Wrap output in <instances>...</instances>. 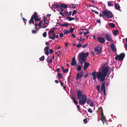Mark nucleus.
I'll return each instance as SVG.
<instances>
[{
	"instance_id": "0e129e2a",
	"label": "nucleus",
	"mask_w": 127,
	"mask_h": 127,
	"mask_svg": "<svg viewBox=\"0 0 127 127\" xmlns=\"http://www.w3.org/2000/svg\"><path fill=\"white\" fill-rule=\"evenodd\" d=\"M60 82L61 83V85L62 86H63V83L62 81H60Z\"/></svg>"
},
{
	"instance_id": "e433bc0d",
	"label": "nucleus",
	"mask_w": 127,
	"mask_h": 127,
	"mask_svg": "<svg viewBox=\"0 0 127 127\" xmlns=\"http://www.w3.org/2000/svg\"><path fill=\"white\" fill-rule=\"evenodd\" d=\"M68 68L64 69V70H63V72L64 73H66L68 72Z\"/></svg>"
},
{
	"instance_id": "58836bf2",
	"label": "nucleus",
	"mask_w": 127,
	"mask_h": 127,
	"mask_svg": "<svg viewBox=\"0 0 127 127\" xmlns=\"http://www.w3.org/2000/svg\"><path fill=\"white\" fill-rule=\"evenodd\" d=\"M43 37H46L47 36V33L46 32H44L43 33Z\"/></svg>"
},
{
	"instance_id": "6ab92c4d",
	"label": "nucleus",
	"mask_w": 127,
	"mask_h": 127,
	"mask_svg": "<svg viewBox=\"0 0 127 127\" xmlns=\"http://www.w3.org/2000/svg\"><path fill=\"white\" fill-rule=\"evenodd\" d=\"M115 7L117 9H119L120 7L118 3H115Z\"/></svg>"
},
{
	"instance_id": "c9c22d12",
	"label": "nucleus",
	"mask_w": 127,
	"mask_h": 127,
	"mask_svg": "<svg viewBox=\"0 0 127 127\" xmlns=\"http://www.w3.org/2000/svg\"><path fill=\"white\" fill-rule=\"evenodd\" d=\"M108 5L109 6H113V3L111 2V1H110L108 3Z\"/></svg>"
},
{
	"instance_id": "5fc2aeb1",
	"label": "nucleus",
	"mask_w": 127,
	"mask_h": 127,
	"mask_svg": "<svg viewBox=\"0 0 127 127\" xmlns=\"http://www.w3.org/2000/svg\"><path fill=\"white\" fill-rule=\"evenodd\" d=\"M94 105V104L93 103L92 101L90 103V106L91 107H93V106Z\"/></svg>"
},
{
	"instance_id": "09e8293b",
	"label": "nucleus",
	"mask_w": 127,
	"mask_h": 127,
	"mask_svg": "<svg viewBox=\"0 0 127 127\" xmlns=\"http://www.w3.org/2000/svg\"><path fill=\"white\" fill-rule=\"evenodd\" d=\"M44 22L45 23L47 21V19L46 17L45 16L43 17Z\"/></svg>"
},
{
	"instance_id": "4be33fe9",
	"label": "nucleus",
	"mask_w": 127,
	"mask_h": 127,
	"mask_svg": "<svg viewBox=\"0 0 127 127\" xmlns=\"http://www.w3.org/2000/svg\"><path fill=\"white\" fill-rule=\"evenodd\" d=\"M71 64L72 65V66H75L77 64V61H72V63H71Z\"/></svg>"
},
{
	"instance_id": "2eb2a0df",
	"label": "nucleus",
	"mask_w": 127,
	"mask_h": 127,
	"mask_svg": "<svg viewBox=\"0 0 127 127\" xmlns=\"http://www.w3.org/2000/svg\"><path fill=\"white\" fill-rule=\"evenodd\" d=\"M112 51L114 52H116V48L115 45L113 44H112L110 45Z\"/></svg>"
},
{
	"instance_id": "774afa93",
	"label": "nucleus",
	"mask_w": 127,
	"mask_h": 127,
	"mask_svg": "<svg viewBox=\"0 0 127 127\" xmlns=\"http://www.w3.org/2000/svg\"><path fill=\"white\" fill-rule=\"evenodd\" d=\"M55 48H56L57 49H58L61 48V46H59L56 47H55Z\"/></svg>"
},
{
	"instance_id": "603ef678",
	"label": "nucleus",
	"mask_w": 127,
	"mask_h": 127,
	"mask_svg": "<svg viewBox=\"0 0 127 127\" xmlns=\"http://www.w3.org/2000/svg\"><path fill=\"white\" fill-rule=\"evenodd\" d=\"M64 14L67 15H68V12L67 11H65L64 12Z\"/></svg>"
},
{
	"instance_id": "9b49d317",
	"label": "nucleus",
	"mask_w": 127,
	"mask_h": 127,
	"mask_svg": "<svg viewBox=\"0 0 127 127\" xmlns=\"http://www.w3.org/2000/svg\"><path fill=\"white\" fill-rule=\"evenodd\" d=\"M118 56L119 57L118 60L119 61H122L123 60L124 58L125 57V54L124 53H123L120 54L119 55H118Z\"/></svg>"
},
{
	"instance_id": "dca6fc26",
	"label": "nucleus",
	"mask_w": 127,
	"mask_h": 127,
	"mask_svg": "<svg viewBox=\"0 0 127 127\" xmlns=\"http://www.w3.org/2000/svg\"><path fill=\"white\" fill-rule=\"evenodd\" d=\"M89 64L87 62H85L84 66V69L85 70H86V69L88 68L89 66Z\"/></svg>"
},
{
	"instance_id": "5701e85b",
	"label": "nucleus",
	"mask_w": 127,
	"mask_h": 127,
	"mask_svg": "<svg viewBox=\"0 0 127 127\" xmlns=\"http://www.w3.org/2000/svg\"><path fill=\"white\" fill-rule=\"evenodd\" d=\"M71 99H73V102L75 105H76L78 103V102L77 101L74 97H72Z\"/></svg>"
},
{
	"instance_id": "f257e3e1",
	"label": "nucleus",
	"mask_w": 127,
	"mask_h": 127,
	"mask_svg": "<svg viewBox=\"0 0 127 127\" xmlns=\"http://www.w3.org/2000/svg\"><path fill=\"white\" fill-rule=\"evenodd\" d=\"M33 19H34L35 22L39 21L40 20V19L38 18L37 13L36 12H35L32 16L31 19L29 22V23L30 24H31L32 23L33 25L35 26V28L36 29H37V27L38 26L41 28V24L43 22L42 21H41L38 24H37L36 23L35 24L34 23Z\"/></svg>"
},
{
	"instance_id": "c03bdc74",
	"label": "nucleus",
	"mask_w": 127,
	"mask_h": 127,
	"mask_svg": "<svg viewBox=\"0 0 127 127\" xmlns=\"http://www.w3.org/2000/svg\"><path fill=\"white\" fill-rule=\"evenodd\" d=\"M81 47H82V45L80 44H77L76 46V47L78 48H79Z\"/></svg>"
},
{
	"instance_id": "052dcab7",
	"label": "nucleus",
	"mask_w": 127,
	"mask_h": 127,
	"mask_svg": "<svg viewBox=\"0 0 127 127\" xmlns=\"http://www.w3.org/2000/svg\"><path fill=\"white\" fill-rule=\"evenodd\" d=\"M63 35V34L62 33H61L60 34V36L61 37H62Z\"/></svg>"
},
{
	"instance_id": "8fccbe9b",
	"label": "nucleus",
	"mask_w": 127,
	"mask_h": 127,
	"mask_svg": "<svg viewBox=\"0 0 127 127\" xmlns=\"http://www.w3.org/2000/svg\"><path fill=\"white\" fill-rule=\"evenodd\" d=\"M78 60H79V61L80 62V63H81V65H82L83 64V63L82 62H83V61H82L80 60V59H78Z\"/></svg>"
},
{
	"instance_id": "6e6552de",
	"label": "nucleus",
	"mask_w": 127,
	"mask_h": 127,
	"mask_svg": "<svg viewBox=\"0 0 127 127\" xmlns=\"http://www.w3.org/2000/svg\"><path fill=\"white\" fill-rule=\"evenodd\" d=\"M109 68L108 67H106L102 70L101 72L106 76L109 71Z\"/></svg>"
},
{
	"instance_id": "a211bd4d",
	"label": "nucleus",
	"mask_w": 127,
	"mask_h": 127,
	"mask_svg": "<svg viewBox=\"0 0 127 127\" xmlns=\"http://www.w3.org/2000/svg\"><path fill=\"white\" fill-rule=\"evenodd\" d=\"M68 5L67 4L62 3L60 5V6L62 8H66L67 7Z\"/></svg>"
},
{
	"instance_id": "864d4df0",
	"label": "nucleus",
	"mask_w": 127,
	"mask_h": 127,
	"mask_svg": "<svg viewBox=\"0 0 127 127\" xmlns=\"http://www.w3.org/2000/svg\"><path fill=\"white\" fill-rule=\"evenodd\" d=\"M53 51V50L52 49H50L49 50V53L50 54H52Z\"/></svg>"
},
{
	"instance_id": "393cba45",
	"label": "nucleus",
	"mask_w": 127,
	"mask_h": 127,
	"mask_svg": "<svg viewBox=\"0 0 127 127\" xmlns=\"http://www.w3.org/2000/svg\"><path fill=\"white\" fill-rule=\"evenodd\" d=\"M109 25L110 27L112 28H114L115 27V24L113 23H110Z\"/></svg>"
},
{
	"instance_id": "7c9ffc66",
	"label": "nucleus",
	"mask_w": 127,
	"mask_h": 127,
	"mask_svg": "<svg viewBox=\"0 0 127 127\" xmlns=\"http://www.w3.org/2000/svg\"><path fill=\"white\" fill-rule=\"evenodd\" d=\"M82 67L80 65H79L77 68V69L78 71H80L81 70Z\"/></svg>"
},
{
	"instance_id": "ddd939ff",
	"label": "nucleus",
	"mask_w": 127,
	"mask_h": 127,
	"mask_svg": "<svg viewBox=\"0 0 127 127\" xmlns=\"http://www.w3.org/2000/svg\"><path fill=\"white\" fill-rule=\"evenodd\" d=\"M105 82H103L101 84V91H103L105 90Z\"/></svg>"
},
{
	"instance_id": "37998d69",
	"label": "nucleus",
	"mask_w": 127,
	"mask_h": 127,
	"mask_svg": "<svg viewBox=\"0 0 127 127\" xmlns=\"http://www.w3.org/2000/svg\"><path fill=\"white\" fill-rule=\"evenodd\" d=\"M49 49V47L48 46H47L45 47V48L44 49V50H48Z\"/></svg>"
},
{
	"instance_id": "f03ea898",
	"label": "nucleus",
	"mask_w": 127,
	"mask_h": 127,
	"mask_svg": "<svg viewBox=\"0 0 127 127\" xmlns=\"http://www.w3.org/2000/svg\"><path fill=\"white\" fill-rule=\"evenodd\" d=\"M77 99L79 100V103L81 104L84 105L87 102V96L85 94H82V91L79 90L77 92Z\"/></svg>"
},
{
	"instance_id": "bb28decb",
	"label": "nucleus",
	"mask_w": 127,
	"mask_h": 127,
	"mask_svg": "<svg viewBox=\"0 0 127 127\" xmlns=\"http://www.w3.org/2000/svg\"><path fill=\"white\" fill-rule=\"evenodd\" d=\"M45 57L44 56H42L41 58H39V60L40 61H43L44 60Z\"/></svg>"
},
{
	"instance_id": "6e6d98bb",
	"label": "nucleus",
	"mask_w": 127,
	"mask_h": 127,
	"mask_svg": "<svg viewBox=\"0 0 127 127\" xmlns=\"http://www.w3.org/2000/svg\"><path fill=\"white\" fill-rule=\"evenodd\" d=\"M37 32V31H35L34 30H32V32L33 33H34V34L36 33Z\"/></svg>"
},
{
	"instance_id": "e2e57ef3",
	"label": "nucleus",
	"mask_w": 127,
	"mask_h": 127,
	"mask_svg": "<svg viewBox=\"0 0 127 127\" xmlns=\"http://www.w3.org/2000/svg\"><path fill=\"white\" fill-rule=\"evenodd\" d=\"M76 7V5L73 4L72 8L73 9H74Z\"/></svg>"
},
{
	"instance_id": "aec40b11",
	"label": "nucleus",
	"mask_w": 127,
	"mask_h": 127,
	"mask_svg": "<svg viewBox=\"0 0 127 127\" xmlns=\"http://www.w3.org/2000/svg\"><path fill=\"white\" fill-rule=\"evenodd\" d=\"M49 35V39H51L53 40H54L55 39V32L53 34V37L51 36L50 35Z\"/></svg>"
},
{
	"instance_id": "4468645a",
	"label": "nucleus",
	"mask_w": 127,
	"mask_h": 127,
	"mask_svg": "<svg viewBox=\"0 0 127 127\" xmlns=\"http://www.w3.org/2000/svg\"><path fill=\"white\" fill-rule=\"evenodd\" d=\"M97 72L96 71H93L92 73V75L93 76V78L94 80H95L96 78V76Z\"/></svg>"
},
{
	"instance_id": "72a5a7b5",
	"label": "nucleus",
	"mask_w": 127,
	"mask_h": 127,
	"mask_svg": "<svg viewBox=\"0 0 127 127\" xmlns=\"http://www.w3.org/2000/svg\"><path fill=\"white\" fill-rule=\"evenodd\" d=\"M77 12V11L76 10H74L72 14V16H73L74 14H75Z\"/></svg>"
},
{
	"instance_id": "ea45409f",
	"label": "nucleus",
	"mask_w": 127,
	"mask_h": 127,
	"mask_svg": "<svg viewBox=\"0 0 127 127\" xmlns=\"http://www.w3.org/2000/svg\"><path fill=\"white\" fill-rule=\"evenodd\" d=\"M91 11L92 12H94V13H95L96 14H98V13L97 11L94 10H93V9H91Z\"/></svg>"
},
{
	"instance_id": "1a4fd4ad",
	"label": "nucleus",
	"mask_w": 127,
	"mask_h": 127,
	"mask_svg": "<svg viewBox=\"0 0 127 127\" xmlns=\"http://www.w3.org/2000/svg\"><path fill=\"white\" fill-rule=\"evenodd\" d=\"M97 40L99 43H103L105 41V40L104 37L99 36L97 38Z\"/></svg>"
},
{
	"instance_id": "b1692460",
	"label": "nucleus",
	"mask_w": 127,
	"mask_h": 127,
	"mask_svg": "<svg viewBox=\"0 0 127 127\" xmlns=\"http://www.w3.org/2000/svg\"><path fill=\"white\" fill-rule=\"evenodd\" d=\"M57 75L58 78L61 79L63 78V77L62 76V75L60 73H58Z\"/></svg>"
},
{
	"instance_id": "a878e982",
	"label": "nucleus",
	"mask_w": 127,
	"mask_h": 127,
	"mask_svg": "<svg viewBox=\"0 0 127 127\" xmlns=\"http://www.w3.org/2000/svg\"><path fill=\"white\" fill-rule=\"evenodd\" d=\"M63 32L64 34L65 35L68 34L69 32V31L68 30H65Z\"/></svg>"
},
{
	"instance_id": "423d86ee",
	"label": "nucleus",
	"mask_w": 127,
	"mask_h": 127,
	"mask_svg": "<svg viewBox=\"0 0 127 127\" xmlns=\"http://www.w3.org/2000/svg\"><path fill=\"white\" fill-rule=\"evenodd\" d=\"M105 36V38L108 41H113L111 34L109 32H107L104 34Z\"/></svg>"
},
{
	"instance_id": "69168bd1",
	"label": "nucleus",
	"mask_w": 127,
	"mask_h": 127,
	"mask_svg": "<svg viewBox=\"0 0 127 127\" xmlns=\"http://www.w3.org/2000/svg\"><path fill=\"white\" fill-rule=\"evenodd\" d=\"M65 46L66 47H67V46H68V43H66V42H65Z\"/></svg>"
},
{
	"instance_id": "3c124183",
	"label": "nucleus",
	"mask_w": 127,
	"mask_h": 127,
	"mask_svg": "<svg viewBox=\"0 0 127 127\" xmlns=\"http://www.w3.org/2000/svg\"><path fill=\"white\" fill-rule=\"evenodd\" d=\"M88 111L90 113H92V111L91 109L89 108L88 110Z\"/></svg>"
},
{
	"instance_id": "79ce46f5",
	"label": "nucleus",
	"mask_w": 127,
	"mask_h": 127,
	"mask_svg": "<svg viewBox=\"0 0 127 127\" xmlns=\"http://www.w3.org/2000/svg\"><path fill=\"white\" fill-rule=\"evenodd\" d=\"M54 29H53L52 30H50L49 32V34H51V33H54Z\"/></svg>"
},
{
	"instance_id": "f3484780",
	"label": "nucleus",
	"mask_w": 127,
	"mask_h": 127,
	"mask_svg": "<svg viewBox=\"0 0 127 127\" xmlns=\"http://www.w3.org/2000/svg\"><path fill=\"white\" fill-rule=\"evenodd\" d=\"M54 9H58L60 8V5L59 4H53L52 5Z\"/></svg>"
},
{
	"instance_id": "0eeeda50",
	"label": "nucleus",
	"mask_w": 127,
	"mask_h": 127,
	"mask_svg": "<svg viewBox=\"0 0 127 127\" xmlns=\"http://www.w3.org/2000/svg\"><path fill=\"white\" fill-rule=\"evenodd\" d=\"M83 74V71L78 73L76 74V79L77 80L80 79L82 78Z\"/></svg>"
},
{
	"instance_id": "c756f323",
	"label": "nucleus",
	"mask_w": 127,
	"mask_h": 127,
	"mask_svg": "<svg viewBox=\"0 0 127 127\" xmlns=\"http://www.w3.org/2000/svg\"><path fill=\"white\" fill-rule=\"evenodd\" d=\"M100 85L97 86L96 88L97 89V90L99 92H100Z\"/></svg>"
},
{
	"instance_id": "2f4dec72",
	"label": "nucleus",
	"mask_w": 127,
	"mask_h": 127,
	"mask_svg": "<svg viewBox=\"0 0 127 127\" xmlns=\"http://www.w3.org/2000/svg\"><path fill=\"white\" fill-rule=\"evenodd\" d=\"M74 30V28H72V27H71L69 29V32H70L71 33H72L73 32Z\"/></svg>"
},
{
	"instance_id": "338daca9",
	"label": "nucleus",
	"mask_w": 127,
	"mask_h": 127,
	"mask_svg": "<svg viewBox=\"0 0 127 127\" xmlns=\"http://www.w3.org/2000/svg\"><path fill=\"white\" fill-rule=\"evenodd\" d=\"M52 59H50V60L48 61V62L49 63H52Z\"/></svg>"
},
{
	"instance_id": "de8ad7c7",
	"label": "nucleus",
	"mask_w": 127,
	"mask_h": 127,
	"mask_svg": "<svg viewBox=\"0 0 127 127\" xmlns=\"http://www.w3.org/2000/svg\"><path fill=\"white\" fill-rule=\"evenodd\" d=\"M91 101V99L89 98H88L87 99V104H89Z\"/></svg>"
},
{
	"instance_id": "cd10ccee",
	"label": "nucleus",
	"mask_w": 127,
	"mask_h": 127,
	"mask_svg": "<svg viewBox=\"0 0 127 127\" xmlns=\"http://www.w3.org/2000/svg\"><path fill=\"white\" fill-rule=\"evenodd\" d=\"M118 31L117 30H116L113 32V34L115 35H117L118 33Z\"/></svg>"
},
{
	"instance_id": "bf43d9fd",
	"label": "nucleus",
	"mask_w": 127,
	"mask_h": 127,
	"mask_svg": "<svg viewBox=\"0 0 127 127\" xmlns=\"http://www.w3.org/2000/svg\"><path fill=\"white\" fill-rule=\"evenodd\" d=\"M117 56H116L115 57V59L116 60H118V59H119V57L118 56V54H117Z\"/></svg>"
},
{
	"instance_id": "680f3d73",
	"label": "nucleus",
	"mask_w": 127,
	"mask_h": 127,
	"mask_svg": "<svg viewBox=\"0 0 127 127\" xmlns=\"http://www.w3.org/2000/svg\"><path fill=\"white\" fill-rule=\"evenodd\" d=\"M72 12L70 11L69 13H68V15L70 16H71L72 14Z\"/></svg>"
},
{
	"instance_id": "9d476101",
	"label": "nucleus",
	"mask_w": 127,
	"mask_h": 127,
	"mask_svg": "<svg viewBox=\"0 0 127 127\" xmlns=\"http://www.w3.org/2000/svg\"><path fill=\"white\" fill-rule=\"evenodd\" d=\"M101 120L104 125V122H106V121L108 122V121H107L106 120V119H105V116H104L103 111H102L101 112Z\"/></svg>"
},
{
	"instance_id": "f8f14e48",
	"label": "nucleus",
	"mask_w": 127,
	"mask_h": 127,
	"mask_svg": "<svg viewBox=\"0 0 127 127\" xmlns=\"http://www.w3.org/2000/svg\"><path fill=\"white\" fill-rule=\"evenodd\" d=\"M101 47H100V48L99 47H96L95 49V51L96 52L97 54H100L101 52Z\"/></svg>"
},
{
	"instance_id": "20e7f679",
	"label": "nucleus",
	"mask_w": 127,
	"mask_h": 127,
	"mask_svg": "<svg viewBox=\"0 0 127 127\" xmlns=\"http://www.w3.org/2000/svg\"><path fill=\"white\" fill-rule=\"evenodd\" d=\"M89 55L88 53H80L79 55L78 59H79L82 61L84 62L85 59Z\"/></svg>"
},
{
	"instance_id": "412c9836",
	"label": "nucleus",
	"mask_w": 127,
	"mask_h": 127,
	"mask_svg": "<svg viewBox=\"0 0 127 127\" xmlns=\"http://www.w3.org/2000/svg\"><path fill=\"white\" fill-rule=\"evenodd\" d=\"M66 19L68 20L69 21H71L72 20H74V18L73 17L72 18L70 16H69L66 18Z\"/></svg>"
},
{
	"instance_id": "7ed1b4c3",
	"label": "nucleus",
	"mask_w": 127,
	"mask_h": 127,
	"mask_svg": "<svg viewBox=\"0 0 127 127\" xmlns=\"http://www.w3.org/2000/svg\"><path fill=\"white\" fill-rule=\"evenodd\" d=\"M96 76L98 79L100 80L101 82H103L105 80L106 76L100 71L97 72Z\"/></svg>"
},
{
	"instance_id": "473e14b6",
	"label": "nucleus",
	"mask_w": 127,
	"mask_h": 127,
	"mask_svg": "<svg viewBox=\"0 0 127 127\" xmlns=\"http://www.w3.org/2000/svg\"><path fill=\"white\" fill-rule=\"evenodd\" d=\"M88 44V43H86L83 46H82V47L84 49H85V48H86Z\"/></svg>"
},
{
	"instance_id": "4c0bfd02",
	"label": "nucleus",
	"mask_w": 127,
	"mask_h": 127,
	"mask_svg": "<svg viewBox=\"0 0 127 127\" xmlns=\"http://www.w3.org/2000/svg\"><path fill=\"white\" fill-rule=\"evenodd\" d=\"M77 108L78 110V111H80V112H81V111H80V106L79 105H77Z\"/></svg>"
},
{
	"instance_id": "49530a36",
	"label": "nucleus",
	"mask_w": 127,
	"mask_h": 127,
	"mask_svg": "<svg viewBox=\"0 0 127 127\" xmlns=\"http://www.w3.org/2000/svg\"><path fill=\"white\" fill-rule=\"evenodd\" d=\"M59 8V11H61V12H62V11H63V10H64V9L62 7H60V8Z\"/></svg>"
},
{
	"instance_id": "4d7b16f0",
	"label": "nucleus",
	"mask_w": 127,
	"mask_h": 127,
	"mask_svg": "<svg viewBox=\"0 0 127 127\" xmlns=\"http://www.w3.org/2000/svg\"><path fill=\"white\" fill-rule=\"evenodd\" d=\"M90 33L88 31L86 32H84V35L85 36V35L87 34H88V33Z\"/></svg>"
},
{
	"instance_id": "c85d7f7f",
	"label": "nucleus",
	"mask_w": 127,
	"mask_h": 127,
	"mask_svg": "<svg viewBox=\"0 0 127 127\" xmlns=\"http://www.w3.org/2000/svg\"><path fill=\"white\" fill-rule=\"evenodd\" d=\"M69 25V24L67 23H66V24H62V26H64V27H67Z\"/></svg>"
},
{
	"instance_id": "a19ab883",
	"label": "nucleus",
	"mask_w": 127,
	"mask_h": 127,
	"mask_svg": "<svg viewBox=\"0 0 127 127\" xmlns=\"http://www.w3.org/2000/svg\"><path fill=\"white\" fill-rule=\"evenodd\" d=\"M45 54L47 55H48L49 54V51L48 50H45Z\"/></svg>"
},
{
	"instance_id": "39448f33",
	"label": "nucleus",
	"mask_w": 127,
	"mask_h": 127,
	"mask_svg": "<svg viewBox=\"0 0 127 127\" xmlns=\"http://www.w3.org/2000/svg\"><path fill=\"white\" fill-rule=\"evenodd\" d=\"M102 13L104 16H106L108 19L112 18L113 15L112 13L109 11L103 10Z\"/></svg>"
},
{
	"instance_id": "a18cd8bd",
	"label": "nucleus",
	"mask_w": 127,
	"mask_h": 127,
	"mask_svg": "<svg viewBox=\"0 0 127 127\" xmlns=\"http://www.w3.org/2000/svg\"><path fill=\"white\" fill-rule=\"evenodd\" d=\"M83 122L85 124H86L87 122V119L85 118L83 120Z\"/></svg>"
},
{
	"instance_id": "f704fd0d",
	"label": "nucleus",
	"mask_w": 127,
	"mask_h": 127,
	"mask_svg": "<svg viewBox=\"0 0 127 127\" xmlns=\"http://www.w3.org/2000/svg\"><path fill=\"white\" fill-rule=\"evenodd\" d=\"M85 40V38H84V39H82L81 37H80V39H77V41L79 40L80 41H84Z\"/></svg>"
},
{
	"instance_id": "13d9d810",
	"label": "nucleus",
	"mask_w": 127,
	"mask_h": 127,
	"mask_svg": "<svg viewBox=\"0 0 127 127\" xmlns=\"http://www.w3.org/2000/svg\"><path fill=\"white\" fill-rule=\"evenodd\" d=\"M59 14L61 15H62V16L63 17H64V15L63 14V13L62 12H60L59 13Z\"/></svg>"
}]
</instances>
